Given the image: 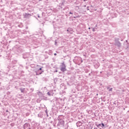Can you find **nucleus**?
I'll return each instance as SVG.
<instances>
[{"mask_svg":"<svg viewBox=\"0 0 129 129\" xmlns=\"http://www.w3.org/2000/svg\"><path fill=\"white\" fill-rule=\"evenodd\" d=\"M66 70H66V66L64 62H62L60 66V71H62V72H64V71H66Z\"/></svg>","mask_w":129,"mask_h":129,"instance_id":"obj_1","label":"nucleus"},{"mask_svg":"<svg viewBox=\"0 0 129 129\" xmlns=\"http://www.w3.org/2000/svg\"><path fill=\"white\" fill-rule=\"evenodd\" d=\"M29 127H30V124L28 123H26L23 125L24 129H28Z\"/></svg>","mask_w":129,"mask_h":129,"instance_id":"obj_2","label":"nucleus"},{"mask_svg":"<svg viewBox=\"0 0 129 129\" xmlns=\"http://www.w3.org/2000/svg\"><path fill=\"white\" fill-rule=\"evenodd\" d=\"M24 17L25 19H29L31 17V14L28 13H25L23 14Z\"/></svg>","mask_w":129,"mask_h":129,"instance_id":"obj_3","label":"nucleus"},{"mask_svg":"<svg viewBox=\"0 0 129 129\" xmlns=\"http://www.w3.org/2000/svg\"><path fill=\"white\" fill-rule=\"evenodd\" d=\"M47 94L48 95V96H51V95L53 96L54 92H53V90H50L47 92Z\"/></svg>","mask_w":129,"mask_h":129,"instance_id":"obj_4","label":"nucleus"},{"mask_svg":"<svg viewBox=\"0 0 129 129\" xmlns=\"http://www.w3.org/2000/svg\"><path fill=\"white\" fill-rule=\"evenodd\" d=\"M115 46H118V47H120L121 46V44H120V42L119 41H117L115 43Z\"/></svg>","mask_w":129,"mask_h":129,"instance_id":"obj_5","label":"nucleus"},{"mask_svg":"<svg viewBox=\"0 0 129 129\" xmlns=\"http://www.w3.org/2000/svg\"><path fill=\"white\" fill-rule=\"evenodd\" d=\"M81 125H82V123L80 122H78L77 123V126H80Z\"/></svg>","mask_w":129,"mask_h":129,"instance_id":"obj_6","label":"nucleus"},{"mask_svg":"<svg viewBox=\"0 0 129 129\" xmlns=\"http://www.w3.org/2000/svg\"><path fill=\"white\" fill-rule=\"evenodd\" d=\"M107 89H109V91H112V88L109 89V87H107Z\"/></svg>","mask_w":129,"mask_h":129,"instance_id":"obj_7","label":"nucleus"},{"mask_svg":"<svg viewBox=\"0 0 129 129\" xmlns=\"http://www.w3.org/2000/svg\"><path fill=\"white\" fill-rule=\"evenodd\" d=\"M59 122H60V123H61V124H63L64 121L63 120L60 119Z\"/></svg>","mask_w":129,"mask_h":129,"instance_id":"obj_8","label":"nucleus"},{"mask_svg":"<svg viewBox=\"0 0 129 129\" xmlns=\"http://www.w3.org/2000/svg\"><path fill=\"white\" fill-rule=\"evenodd\" d=\"M20 90L22 93H24V92H25V89H21Z\"/></svg>","mask_w":129,"mask_h":129,"instance_id":"obj_9","label":"nucleus"},{"mask_svg":"<svg viewBox=\"0 0 129 129\" xmlns=\"http://www.w3.org/2000/svg\"><path fill=\"white\" fill-rule=\"evenodd\" d=\"M28 57H29L28 56H26V54H24L23 55V58H24V59H26V58H28Z\"/></svg>","mask_w":129,"mask_h":129,"instance_id":"obj_10","label":"nucleus"},{"mask_svg":"<svg viewBox=\"0 0 129 129\" xmlns=\"http://www.w3.org/2000/svg\"><path fill=\"white\" fill-rule=\"evenodd\" d=\"M101 127H102V128H103V127H104L105 125H104V124L103 123H101Z\"/></svg>","mask_w":129,"mask_h":129,"instance_id":"obj_11","label":"nucleus"},{"mask_svg":"<svg viewBox=\"0 0 129 129\" xmlns=\"http://www.w3.org/2000/svg\"><path fill=\"white\" fill-rule=\"evenodd\" d=\"M97 127H100V126H101V124H99L98 125H96Z\"/></svg>","mask_w":129,"mask_h":129,"instance_id":"obj_12","label":"nucleus"},{"mask_svg":"<svg viewBox=\"0 0 129 129\" xmlns=\"http://www.w3.org/2000/svg\"><path fill=\"white\" fill-rule=\"evenodd\" d=\"M55 45L57 46V40L55 41Z\"/></svg>","mask_w":129,"mask_h":129,"instance_id":"obj_13","label":"nucleus"},{"mask_svg":"<svg viewBox=\"0 0 129 129\" xmlns=\"http://www.w3.org/2000/svg\"><path fill=\"white\" fill-rule=\"evenodd\" d=\"M22 25L21 24V25H18V27H19V28H21V27H22Z\"/></svg>","mask_w":129,"mask_h":129,"instance_id":"obj_14","label":"nucleus"},{"mask_svg":"<svg viewBox=\"0 0 129 129\" xmlns=\"http://www.w3.org/2000/svg\"><path fill=\"white\" fill-rule=\"evenodd\" d=\"M93 32H95V29L94 28H93V30H92Z\"/></svg>","mask_w":129,"mask_h":129,"instance_id":"obj_15","label":"nucleus"},{"mask_svg":"<svg viewBox=\"0 0 129 129\" xmlns=\"http://www.w3.org/2000/svg\"><path fill=\"white\" fill-rule=\"evenodd\" d=\"M87 10H88V11H89V7H87Z\"/></svg>","mask_w":129,"mask_h":129,"instance_id":"obj_16","label":"nucleus"},{"mask_svg":"<svg viewBox=\"0 0 129 129\" xmlns=\"http://www.w3.org/2000/svg\"><path fill=\"white\" fill-rule=\"evenodd\" d=\"M54 56H56L57 55V53H54Z\"/></svg>","mask_w":129,"mask_h":129,"instance_id":"obj_17","label":"nucleus"},{"mask_svg":"<svg viewBox=\"0 0 129 129\" xmlns=\"http://www.w3.org/2000/svg\"><path fill=\"white\" fill-rule=\"evenodd\" d=\"M39 71L42 70V68H39Z\"/></svg>","mask_w":129,"mask_h":129,"instance_id":"obj_18","label":"nucleus"},{"mask_svg":"<svg viewBox=\"0 0 129 129\" xmlns=\"http://www.w3.org/2000/svg\"><path fill=\"white\" fill-rule=\"evenodd\" d=\"M70 14H71V15H73V13L70 12Z\"/></svg>","mask_w":129,"mask_h":129,"instance_id":"obj_19","label":"nucleus"},{"mask_svg":"<svg viewBox=\"0 0 129 129\" xmlns=\"http://www.w3.org/2000/svg\"><path fill=\"white\" fill-rule=\"evenodd\" d=\"M36 75H39V74H38V73H36Z\"/></svg>","mask_w":129,"mask_h":129,"instance_id":"obj_20","label":"nucleus"},{"mask_svg":"<svg viewBox=\"0 0 129 129\" xmlns=\"http://www.w3.org/2000/svg\"><path fill=\"white\" fill-rule=\"evenodd\" d=\"M88 0H84V2H87Z\"/></svg>","mask_w":129,"mask_h":129,"instance_id":"obj_21","label":"nucleus"},{"mask_svg":"<svg viewBox=\"0 0 129 129\" xmlns=\"http://www.w3.org/2000/svg\"><path fill=\"white\" fill-rule=\"evenodd\" d=\"M38 18H40V15H38Z\"/></svg>","mask_w":129,"mask_h":129,"instance_id":"obj_22","label":"nucleus"},{"mask_svg":"<svg viewBox=\"0 0 129 129\" xmlns=\"http://www.w3.org/2000/svg\"><path fill=\"white\" fill-rule=\"evenodd\" d=\"M94 129H98L97 127H94Z\"/></svg>","mask_w":129,"mask_h":129,"instance_id":"obj_23","label":"nucleus"},{"mask_svg":"<svg viewBox=\"0 0 129 129\" xmlns=\"http://www.w3.org/2000/svg\"><path fill=\"white\" fill-rule=\"evenodd\" d=\"M67 31V32H69V29H68Z\"/></svg>","mask_w":129,"mask_h":129,"instance_id":"obj_24","label":"nucleus"},{"mask_svg":"<svg viewBox=\"0 0 129 129\" xmlns=\"http://www.w3.org/2000/svg\"><path fill=\"white\" fill-rule=\"evenodd\" d=\"M40 74H42V73H39V75H40Z\"/></svg>","mask_w":129,"mask_h":129,"instance_id":"obj_25","label":"nucleus"},{"mask_svg":"<svg viewBox=\"0 0 129 129\" xmlns=\"http://www.w3.org/2000/svg\"><path fill=\"white\" fill-rule=\"evenodd\" d=\"M55 72H58V71H55Z\"/></svg>","mask_w":129,"mask_h":129,"instance_id":"obj_26","label":"nucleus"},{"mask_svg":"<svg viewBox=\"0 0 129 129\" xmlns=\"http://www.w3.org/2000/svg\"><path fill=\"white\" fill-rule=\"evenodd\" d=\"M41 1H42V0H39V2H41Z\"/></svg>","mask_w":129,"mask_h":129,"instance_id":"obj_27","label":"nucleus"},{"mask_svg":"<svg viewBox=\"0 0 129 129\" xmlns=\"http://www.w3.org/2000/svg\"><path fill=\"white\" fill-rule=\"evenodd\" d=\"M74 18H75V19H76V17H75Z\"/></svg>","mask_w":129,"mask_h":129,"instance_id":"obj_28","label":"nucleus"},{"mask_svg":"<svg viewBox=\"0 0 129 129\" xmlns=\"http://www.w3.org/2000/svg\"><path fill=\"white\" fill-rule=\"evenodd\" d=\"M89 30H90V28H89Z\"/></svg>","mask_w":129,"mask_h":129,"instance_id":"obj_29","label":"nucleus"},{"mask_svg":"<svg viewBox=\"0 0 129 129\" xmlns=\"http://www.w3.org/2000/svg\"><path fill=\"white\" fill-rule=\"evenodd\" d=\"M84 7H85H85H86V6H85Z\"/></svg>","mask_w":129,"mask_h":129,"instance_id":"obj_30","label":"nucleus"},{"mask_svg":"<svg viewBox=\"0 0 129 129\" xmlns=\"http://www.w3.org/2000/svg\"><path fill=\"white\" fill-rule=\"evenodd\" d=\"M96 27H97V25H96Z\"/></svg>","mask_w":129,"mask_h":129,"instance_id":"obj_31","label":"nucleus"},{"mask_svg":"<svg viewBox=\"0 0 129 129\" xmlns=\"http://www.w3.org/2000/svg\"><path fill=\"white\" fill-rule=\"evenodd\" d=\"M126 42H127V40H126Z\"/></svg>","mask_w":129,"mask_h":129,"instance_id":"obj_32","label":"nucleus"}]
</instances>
